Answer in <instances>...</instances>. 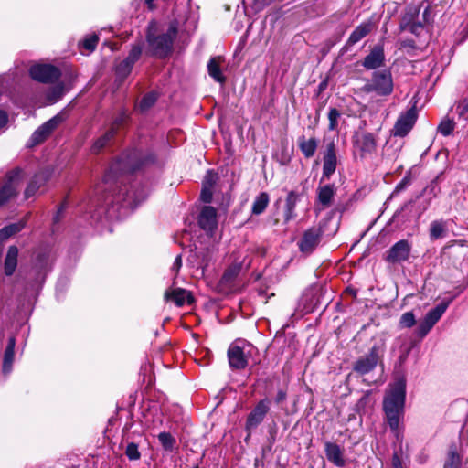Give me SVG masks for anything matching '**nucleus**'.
Listing matches in <instances>:
<instances>
[{
  "instance_id": "29",
  "label": "nucleus",
  "mask_w": 468,
  "mask_h": 468,
  "mask_svg": "<svg viewBox=\"0 0 468 468\" xmlns=\"http://www.w3.org/2000/svg\"><path fill=\"white\" fill-rule=\"evenodd\" d=\"M317 140L315 138H310L306 140L304 136H302L298 140V145L306 158L312 157L317 149Z\"/></svg>"
},
{
  "instance_id": "48",
  "label": "nucleus",
  "mask_w": 468,
  "mask_h": 468,
  "mask_svg": "<svg viewBox=\"0 0 468 468\" xmlns=\"http://www.w3.org/2000/svg\"><path fill=\"white\" fill-rule=\"evenodd\" d=\"M423 12L420 17L421 28L424 27L426 24H429L432 20L431 8L430 4L424 2Z\"/></svg>"
},
{
  "instance_id": "53",
  "label": "nucleus",
  "mask_w": 468,
  "mask_h": 468,
  "mask_svg": "<svg viewBox=\"0 0 468 468\" xmlns=\"http://www.w3.org/2000/svg\"><path fill=\"white\" fill-rule=\"evenodd\" d=\"M456 111L459 116L465 117L468 113V99H463L457 103Z\"/></svg>"
},
{
  "instance_id": "1",
  "label": "nucleus",
  "mask_w": 468,
  "mask_h": 468,
  "mask_svg": "<svg viewBox=\"0 0 468 468\" xmlns=\"http://www.w3.org/2000/svg\"><path fill=\"white\" fill-rule=\"evenodd\" d=\"M406 396V380L399 378L393 384L389 385L383 401V409L390 429L398 432L399 418L403 413Z\"/></svg>"
},
{
  "instance_id": "46",
  "label": "nucleus",
  "mask_w": 468,
  "mask_h": 468,
  "mask_svg": "<svg viewBox=\"0 0 468 468\" xmlns=\"http://www.w3.org/2000/svg\"><path fill=\"white\" fill-rule=\"evenodd\" d=\"M63 121V118L58 114L46 122L43 125V130H47L50 133L58 126L59 123H61Z\"/></svg>"
},
{
  "instance_id": "61",
  "label": "nucleus",
  "mask_w": 468,
  "mask_h": 468,
  "mask_svg": "<svg viewBox=\"0 0 468 468\" xmlns=\"http://www.w3.org/2000/svg\"><path fill=\"white\" fill-rule=\"evenodd\" d=\"M153 2H154V0H145V5L148 6L149 9H153L154 8Z\"/></svg>"
},
{
  "instance_id": "35",
  "label": "nucleus",
  "mask_w": 468,
  "mask_h": 468,
  "mask_svg": "<svg viewBox=\"0 0 468 468\" xmlns=\"http://www.w3.org/2000/svg\"><path fill=\"white\" fill-rule=\"evenodd\" d=\"M270 198L266 192H261L256 197L252 204V214L261 215L266 209L269 204Z\"/></svg>"
},
{
  "instance_id": "5",
  "label": "nucleus",
  "mask_w": 468,
  "mask_h": 468,
  "mask_svg": "<svg viewBox=\"0 0 468 468\" xmlns=\"http://www.w3.org/2000/svg\"><path fill=\"white\" fill-rule=\"evenodd\" d=\"M393 79L390 70H377L372 74L362 88L367 93H375L378 96H388L393 92Z\"/></svg>"
},
{
  "instance_id": "44",
  "label": "nucleus",
  "mask_w": 468,
  "mask_h": 468,
  "mask_svg": "<svg viewBox=\"0 0 468 468\" xmlns=\"http://www.w3.org/2000/svg\"><path fill=\"white\" fill-rule=\"evenodd\" d=\"M50 134L47 130H43V125H41L31 136V141L33 144H38L42 143L44 140L48 138Z\"/></svg>"
},
{
  "instance_id": "3",
  "label": "nucleus",
  "mask_w": 468,
  "mask_h": 468,
  "mask_svg": "<svg viewBox=\"0 0 468 468\" xmlns=\"http://www.w3.org/2000/svg\"><path fill=\"white\" fill-rule=\"evenodd\" d=\"M145 161L143 158L142 153L136 149L123 153L111 165L104 176L103 183L111 186L112 183L117 182L120 176L133 173L139 169Z\"/></svg>"
},
{
  "instance_id": "51",
  "label": "nucleus",
  "mask_w": 468,
  "mask_h": 468,
  "mask_svg": "<svg viewBox=\"0 0 468 468\" xmlns=\"http://www.w3.org/2000/svg\"><path fill=\"white\" fill-rule=\"evenodd\" d=\"M217 179H218L217 174L214 173L213 171L209 170L207 172V174L205 176V178L203 181V186H208V187H213Z\"/></svg>"
},
{
  "instance_id": "9",
  "label": "nucleus",
  "mask_w": 468,
  "mask_h": 468,
  "mask_svg": "<svg viewBox=\"0 0 468 468\" xmlns=\"http://www.w3.org/2000/svg\"><path fill=\"white\" fill-rule=\"evenodd\" d=\"M424 2L418 5H410L407 7L401 21L400 28L402 30H409L412 34L419 35L421 28L420 13Z\"/></svg>"
},
{
  "instance_id": "39",
  "label": "nucleus",
  "mask_w": 468,
  "mask_h": 468,
  "mask_svg": "<svg viewBox=\"0 0 468 468\" xmlns=\"http://www.w3.org/2000/svg\"><path fill=\"white\" fill-rule=\"evenodd\" d=\"M64 94V86L62 84H58L55 87H52L48 94L47 99L50 103H54L61 99Z\"/></svg>"
},
{
  "instance_id": "41",
  "label": "nucleus",
  "mask_w": 468,
  "mask_h": 468,
  "mask_svg": "<svg viewBox=\"0 0 468 468\" xmlns=\"http://www.w3.org/2000/svg\"><path fill=\"white\" fill-rule=\"evenodd\" d=\"M157 95L154 92L145 94L139 103V108L142 112L151 108L156 101Z\"/></svg>"
},
{
  "instance_id": "55",
  "label": "nucleus",
  "mask_w": 468,
  "mask_h": 468,
  "mask_svg": "<svg viewBox=\"0 0 468 468\" xmlns=\"http://www.w3.org/2000/svg\"><path fill=\"white\" fill-rule=\"evenodd\" d=\"M182 267V257L181 255H177L175 259V261L172 266V271L177 274L179 272L180 268Z\"/></svg>"
},
{
  "instance_id": "14",
  "label": "nucleus",
  "mask_w": 468,
  "mask_h": 468,
  "mask_svg": "<svg viewBox=\"0 0 468 468\" xmlns=\"http://www.w3.org/2000/svg\"><path fill=\"white\" fill-rule=\"evenodd\" d=\"M271 401L268 399L260 400L253 408L246 420V430L251 431L257 428L264 420L270 410Z\"/></svg>"
},
{
  "instance_id": "43",
  "label": "nucleus",
  "mask_w": 468,
  "mask_h": 468,
  "mask_svg": "<svg viewBox=\"0 0 468 468\" xmlns=\"http://www.w3.org/2000/svg\"><path fill=\"white\" fill-rule=\"evenodd\" d=\"M340 112L337 109L335 108H331L329 110V112H328V120H329V124H328V129L330 131H335L336 130L337 126H338V119L340 118Z\"/></svg>"
},
{
  "instance_id": "2",
  "label": "nucleus",
  "mask_w": 468,
  "mask_h": 468,
  "mask_svg": "<svg viewBox=\"0 0 468 468\" xmlns=\"http://www.w3.org/2000/svg\"><path fill=\"white\" fill-rule=\"evenodd\" d=\"M178 33V22L172 21L165 33L156 35L154 24L152 23L147 31L146 40L148 51L152 56L159 58H166L173 51L174 41Z\"/></svg>"
},
{
  "instance_id": "11",
  "label": "nucleus",
  "mask_w": 468,
  "mask_h": 468,
  "mask_svg": "<svg viewBox=\"0 0 468 468\" xmlns=\"http://www.w3.org/2000/svg\"><path fill=\"white\" fill-rule=\"evenodd\" d=\"M447 308L448 303L443 302L438 304L435 308L429 311L419 324L418 335L420 337H424L441 319Z\"/></svg>"
},
{
  "instance_id": "15",
  "label": "nucleus",
  "mask_w": 468,
  "mask_h": 468,
  "mask_svg": "<svg viewBox=\"0 0 468 468\" xmlns=\"http://www.w3.org/2000/svg\"><path fill=\"white\" fill-rule=\"evenodd\" d=\"M337 166L336 147L334 142H330L326 145V149L323 156V175L322 180L329 179L335 172Z\"/></svg>"
},
{
  "instance_id": "25",
  "label": "nucleus",
  "mask_w": 468,
  "mask_h": 468,
  "mask_svg": "<svg viewBox=\"0 0 468 468\" xmlns=\"http://www.w3.org/2000/svg\"><path fill=\"white\" fill-rule=\"evenodd\" d=\"M26 177L24 170L20 167H16L7 172L5 179V185L12 187L16 193L18 194V189Z\"/></svg>"
},
{
  "instance_id": "27",
  "label": "nucleus",
  "mask_w": 468,
  "mask_h": 468,
  "mask_svg": "<svg viewBox=\"0 0 468 468\" xmlns=\"http://www.w3.org/2000/svg\"><path fill=\"white\" fill-rule=\"evenodd\" d=\"M300 195L296 191H290L285 199L284 206V221L289 222L296 217L294 212L297 202L299 201Z\"/></svg>"
},
{
  "instance_id": "16",
  "label": "nucleus",
  "mask_w": 468,
  "mask_h": 468,
  "mask_svg": "<svg viewBox=\"0 0 468 468\" xmlns=\"http://www.w3.org/2000/svg\"><path fill=\"white\" fill-rule=\"evenodd\" d=\"M336 193V188L333 184L319 186L316 189V209L321 211L330 207Z\"/></svg>"
},
{
  "instance_id": "18",
  "label": "nucleus",
  "mask_w": 468,
  "mask_h": 468,
  "mask_svg": "<svg viewBox=\"0 0 468 468\" xmlns=\"http://www.w3.org/2000/svg\"><path fill=\"white\" fill-rule=\"evenodd\" d=\"M362 66L367 69H377L385 66V53L384 48L381 45H376L367 55L363 61Z\"/></svg>"
},
{
  "instance_id": "17",
  "label": "nucleus",
  "mask_w": 468,
  "mask_h": 468,
  "mask_svg": "<svg viewBox=\"0 0 468 468\" xmlns=\"http://www.w3.org/2000/svg\"><path fill=\"white\" fill-rule=\"evenodd\" d=\"M410 246L405 239L395 243L387 252L386 261L389 263H397L409 259Z\"/></svg>"
},
{
  "instance_id": "49",
  "label": "nucleus",
  "mask_w": 468,
  "mask_h": 468,
  "mask_svg": "<svg viewBox=\"0 0 468 468\" xmlns=\"http://www.w3.org/2000/svg\"><path fill=\"white\" fill-rule=\"evenodd\" d=\"M99 37L97 35L93 34L88 37H86L82 41V48H85L88 51H93L96 48V46L98 44Z\"/></svg>"
},
{
  "instance_id": "58",
  "label": "nucleus",
  "mask_w": 468,
  "mask_h": 468,
  "mask_svg": "<svg viewBox=\"0 0 468 468\" xmlns=\"http://www.w3.org/2000/svg\"><path fill=\"white\" fill-rule=\"evenodd\" d=\"M65 208H66V203L64 202V203H63V204L58 207V211H57V214H56V215H55V217H54V221H55V222H58V221H59L60 217H61V215H62L63 211L65 210Z\"/></svg>"
},
{
  "instance_id": "36",
  "label": "nucleus",
  "mask_w": 468,
  "mask_h": 468,
  "mask_svg": "<svg viewBox=\"0 0 468 468\" xmlns=\"http://www.w3.org/2000/svg\"><path fill=\"white\" fill-rule=\"evenodd\" d=\"M158 440L165 451H172L176 443V438L165 431L159 433Z\"/></svg>"
},
{
  "instance_id": "33",
  "label": "nucleus",
  "mask_w": 468,
  "mask_h": 468,
  "mask_svg": "<svg viewBox=\"0 0 468 468\" xmlns=\"http://www.w3.org/2000/svg\"><path fill=\"white\" fill-rule=\"evenodd\" d=\"M462 456L458 453L455 447H451L448 451L443 468H461Z\"/></svg>"
},
{
  "instance_id": "52",
  "label": "nucleus",
  "mask_w": 468,
  "mask_h": 468,
  "mask_svg": "<svg viewBox=\"0 0 468 468\" xmlns=\"http://www.w3.org/2000/svg\"><path fill=\"white\" fill-rule=\"evenodd\" d=\"M213 197V187L202 186L200 198L205 203H210Z\"/></svg>"
},
{
  "instance_id": "31",
  "label": "nucleus",
  "mask_w": 468,
  "mask_h": 468,
  "mask_svg": "<svg viewBox=\"0 0 468 468\" xmlns=\"http://www.w3.org/2000/svg\"><path fill=\"white\" fill-rule=\"evenodd\" d=\"M242 268V264L235 262L231 264L223 273L220 283L225 286L230 285L238 277Z\"/></svg>"
},
{
  "instance_id": "30",
  "label": "nucleus",
  "mask_w": 468,
  "mask_h": 468,
  "mask_svg": "<svg viewBox=\"0 0 468 468\" xmlns=\"http://www.w3.org/2000/svg\"><path fill=\"white\" fill-rule=\"evenodd\" d=\"M447 232V223L444 220H434L430 225V239L436 240L445 237Z\"/></svg>"
},
{
  "instance_id": "19",
  "label": "nucleus",
  "mask_w": 468,
  "mask_h": 468,
  "mask_svg": "<svg viewBox=\"0 0 468 468\" xmlns=\"http://www.w3.org/2000/svg\"><path fill=\"white\" fill-rule=\"evenodd\" d=\"M198 225L203 230L212 234L218 226L217 210L210 206L204 207L198 217Z\"/></svg>"
},
{
  "instance_id": "10",
  "label": "nucleus",
  "mask_w": 468,
  "mask_h": 468,
  "mask_svg": "<svg viewBox=\"0 0 468 468\" xmlns=\"http://www.w3.org/2000/svg\"><path fill=\"white\" fill-rule=\"evenodd\" d=\"M30 76L33 80L42 83H53L61 75L58 68L49 64H37L30 68Z\"/></svg>"
},
{
  "instance_id": "34",
  "label": "nucleus",
  "mask_w": 468,
  "mask_h": 468,
  "mask_svg": "<svg viewBox=\"0 0 468 468\" xmlns=\"http://www.w3.org/2000/svg\"><path fill=\"white\" fill-rule=\"evenodd\" d=\"M25 225L26 221L20 220L18 222L12 223L0 229V238L3 239L10 238L11 236L21 231L25 228Z\"/></svg>"
},
{
  "instance_id": "20",
  "label": "nucleus",
  "mask_w": 468,
  "mask_h": 468,
  "mask_svg": "<svg viewBox=\"0 0 468 468\" xmlns=\"http://www.w3.org/2000/svg\"><path fill=\"white\" fill-rule=\"evenodd\" d=\"M50 173L48 170H43L37 173L29 181L26 190L25 197L29 198L33 197L45 184L49 180Z\"/></svg>"
},
{
  "instance_id": "50",
  "label": "nucleus",
  "mask_w": 468,
  "mask_h": 468,
  "mask_svg": "<svg viewBox=\"0 0 468 468\" xmlns=\"http://www.w3.org/2000/svg\"><path fill=\"white\" fill-rule=\"evenodd\" d=\"M399 323L404 327H407V328L412 327L416 323L415 316H414L413 313L412 312L404 313L400 317Z\"/></svg>"
},
{
  "instance_id": "23",
  "label": "nucleus",
  "mask_w": 468,
  "mask_h": 468,
  "mask_svg": "<svg viewBox=\"0 0 468 468\" xmlns=\"http://www.w3.org/2000/svg\"><path fill=\"white\" fill-rule=\"evenodd\" d=\"M165 298L167 301L174 302L177 306H183L186 303H191L193 302L191 293L181 288L166 290Z\"/></svg>"
},
{
  "instance_id": "32",
  "label": "nucleus",
  "mask_w": 468,
  "mask_h": 468,
  "mask_svg": "<svg viewBox=\"0 0 468 468\" xmlns=\"http://www.w3.org/2000/svg\"><path fill=\"white\" fill-rule=\"evenodd\" d=\"M15 346L16 339L14 337H10L8 341V345L5 351L4 362H3V371L5 373H9L12 367V363L14 360L15 355Z\"/></svg>"
},
{
  "instance_id": "40",
  "label": "nucleus",
  "mask_w": 468,
  "mask_h": 468,
  "mask_svg": "<svg viewBox=\"0 0 468 468\" xmlns=\"http://www.w3.org/2000/svg\"><path fill=\"white\" fill-rule=\"evenodd\" d=\"M16 195L17 193H16L12 187L7 186L4 184L0 188V207L5 205Z\"/></svg>"
},
{
  "instance_id": "4",
  "label": "nucleus",
  "mask_w": 468,
  "mask_h": 468,
  "mask_svg": "<svg viewBox=\"0 0 468 468\" xmlns=\"http://www.w3.org/2000/svg\"><path fill=\"white\" fill-rule=\"evenodd\" d=\"M146 196L147 191L144 187L139 188V186L133 185L128 188L126 186H120L118 193L107 196L104 202L107 205L113 202L122 203V207L134 208L145 199Z\"/></svg>"
},
{
  "instance_id": "26",
  "label": "nucleus",
  "mask_w": 468,
  "mask_h": 468,
  "mask_svg": "<svg viewBox=\"0 0 468 468\" xmlns=\"http://www.w3.org/2000/svg\"><path fill=\"white\" fill-rule=\"evenodd\" d=\"M373 27L374 25L371 21H367L358 25L350 34L347 39V45L353 46L359 42L372 31Z\"/></svg>"
},
{
  "instance_id": "60",
  "label": "nucleus",
  "mask_w": 468,
  "mask_h": 468,
  "mask_svg": "<svg viewBox=\"0 0 468 468\" xmlns=\"http://www.w3.org/2000/svg\"><path fill=\"white\" fill-rule=\"evenodd\" d=\"M286 399V393L282 390H279L276 396V402L281 403Z\"/></svg>"
},
{
  "instance_id": "7",
  "label": "nucleus",
  "mask_w": 468,
  "mask_h": 468,
  "mask_svg": "<svg viewBox=\"0 0 468 468\" xmlns=\"http://www.w3.org/2000/svg\"><path fill=\"white\" fill-rule=\"evenodd\" d=\"M377 143V136L372 133H356L352 138L355 160H364L375 154Z\"/></svg>"
},
{
  "instance_id": "21",
  "label": "nucleus",
  "mask_w": 468,
  "mask_h": 468,
  "mask_svg": "<svg viewBox=\"0 0 468 468\" xmlns=\"http://www.w3.org/2000/svg\"><path fill=\"white\" fill-rule=\"evenodd\" d=\"M123 118H117L112 123V127L101 137H99L91 146V151L94 154L102 150L114 137L118 127L122 123Z\"/></svg>"
},
{
  "instance_id": "37",
  "label": "nucleus",
  "mask_w": 468,
  "mask_h": 468,
  "mask_svg": "<svg viewBox=\"0 0 468 468\" xmlns=\"http://www.w3.org/2000/svg\"><path fill=\"white\" fill-rule=\"evenodd\" d=\"M133 67V66L125 59L121 61L116 66L115 69L117 78H119L121 80H123L131 73Z\"/></svg>"
},
{
  "instance_id": "47",
  "label": "nucleus",
  "mask_w": 468,
  "mask_h": 468,
  "mask_svg": "<svg viewBox=\"0 0 468 468\" xmlns=\"http://www.w3.org/2000/svg\"><path fill=\"white\" fill-rule=\"evenodd\" d=\"M125 454L131 461L140 459L141 454L138 451V445L134 442H130L126 447Z\"/></svg>"
},
{
  "instance_id": "6",
  "label": "nucleus",
  "mask_w": 468,
  "mask_h": 468,
  "mask_svg": "<svg viewBox=\"0 0 468 468\" xmlns=\"http://www.w3.org/2000/svg\"><path fill=\"white\" fill-rule=\"evenodd\" d=\"M254 347L244 341H235L228 349V359L231 369L242 370L249 364Z\"/></svg>"
},
{
  "instance_id": "24",
  "label": "nucleus",
  "mask_w": 468,
  "mask_h": 468,
  "mask_svg": "<svg viewBox=\"0 0 468 468\" xmlns=\"http://www.w3.org/2000/svg\"><path fill=\"white\" fill-rule=\"evenodd\" d=\"M224 63V58L220 56L213 57L207 63L208 75L217 82L224 83L226 77L224 76L221 68Z\"/></svg>"
},
{
  "instance_id": "13",
  "label": "nucleus",
  "mask_w": 468,
  "mask_h": 468,
  "mask_svg": "<svg viewBox=\"0 0 468 468\" xmlns=\"http://www.w3.org/2000/svg\"><path fill=\"white\" fill-rule=\"evenodd\" d=\"M324 231L321 227H312L304 231L299 241V249L302 252L310 254L318 246Z\"/></svg>"
},
{
  "instance_id": "8",
  "label": "nucleus",
  "mask_w": 468,
  "mask_h": 468,
  "mask_svg": "<svg viewBox=\"0 0 468 468\" xmlns=\"http://www.w3.org/2000/svg\"><path fill=\"white\" fill-rule=\"evenodd\" d=\"M383 355L382 345H374L369 352L359 357L353 365V370L359 375H366L375 369Z\"/></svg>"
},
{
  "instance_id": "12",
  "label": "nucleus",
  "mask_w": 468,
  "mask_h": 468,
  "mask_svg": "<svg viewBox=\"0 0 468 468\" xmlns=\"http://www.w3.org/2000/svg\"><path fill=\"white\" fill-rule=\"evenodd\" d=\"M417 116L415 106L401 113L393 127V134L399 137L407 135L416 122Z\"/></svg>"
},
{
  "instance_id": "42",
  "label": "nucleus",
  "mask_w": 468,
  "mask_h": 468,
  "mask_svg": "<svg viewBox=\"0 0 468 468\" xmlns=\"http://www.w3.org/2000/svg\"><path fill=\"white\" fill-rule=\"evenodd\" d=\"M455 122L450 119H443L438 126V132L443 136L450 135L454 130Z\"/></svg>"
},
{
  "instance_id": "28",
  "label": "nucleus",
  "mask_w": 468,
  "mask_h": 468,
  "mask_svg": "<svg viewBox=\"0 0 468 468\" xmlns=\"http://www.w3.org/2000/svg\"><path fill=\"white\" fill-rule=\"evenodd\" d=\"M18 257V249L16 246H10L5 258V273L11 276L16 268Z\"/></svg>"
},
{
  "instance_id": "22",
  "label": "nucleus",
  "mask_w": 468,
  "mask_h": 468,
  "mask_svg": "<svg viewBox=\"0 0 468 468\" xmlns=\"http://www.w3.org/2000/svg\"><path fill=\"white\" fill-rule=\"evenodd\" d=\"M324 452L327 460L335 466L344 467L346 465L344 450L336 443L326 441L324 443Z\"/></svg>"
},
{
  "instance_id": "56",
  "label": "nucleus",
  "mask_w": 468,
  "mask_h": 468,
  "mask_svg": "<svg viewBox=\"0 0 468 468\" xmlns=\"http://www.w3.org/2000/svg\"><path fill=\"white\" fill-rule=\"evenodd\" d=\"M459 245L461 247H468V241L465 240V239H457V240H452L451 241L448 245L445 246V249L448 248V247H451L452 245Z\"/></svg>"
},
{
  "instance_id": "45",
  "label": "nucleus",
  "mask_w": 468,
  "mask_h": 468,
  "mask_svg": "<svg viewBox=\"0 0 468 468\" xmlns=\"http://www.w3.org/2000/svg\"><path fill=\"white\" fill-rule=\"evenodd\" d=\"M63 121V118L58 114L46 122L43 125V130H47L50 133L58 126L59 123H61Z\"/></svg>"
},
{
  "instance_id": "54",
  "label": "nucleus",
  "mask_w": 468,
  "mask_h": 468,
  "mask_svg": "<svg viewBox=\"0 0 468 468\" xmlns=\"http://www.w3.org/2000/svg\"><path fill=\"white\" fill-rule=\"evenodd\" d=\"M392 468H403L402 460L398 451H395L391 460Z\"/></svg>"
},
{
  "instance_id": "59",
  "label": "nucleus",
  "mask_w": 468,
  "mask_h": 468,
  "mask_svg": "<svg viewBox=\"0 0 468 468\" xmlns=\"http://www.w3.org/2000/svg\"><path fill=\"white\" fill-rule=\"evenodd\" d=\"M410 184V179L405 177L396 187L397 191L404 189Z\"/></svg>"
},
{
  "instance_id": "38",
  "label": "nucleus",
  "mask_w": 468,
  "mask_h": 468,
  "mask_svg": "<svg viewBox=\"0 0 468 468\" xmlns=\"http://www.w3.org/2000/svg\"><path fill=\"white\" fill-rule=\"evenodd\" d=\"M143 50V43L141 41L133 45L129 55L125 58L126 61L131 63L133 66L140 58Z\"/></svg>"
},
{
  "instance_id": "62",
  "label": "nucleus",
  "mask_w": 468,
  "mask_h": 468,
  "mask_svg": "<svg viewBox=\"0 0 468 468\" xmlns=\"http://www.w3.org/2000/svg\"><path fill=\"white\" fill-rule=\"evenodd\" d=\"M192 468H200L198 465H195Z\"/></svg>"
},
{
  "instance_id": "57",
  "label": "nucleus",
  "mask_w": 468,
  "mask_h": 468,
  "mask_svg": "<svg viewBox=\"0 0 468 468\" xmlns=\"http://www.w3.org/2000/svg\"><path fill=\"white\" fill-rule=\"evenodd\" d=\"M7 113L5 111L0 110V128L4 127L7 123Z\"/></svg>"
}]
</instances>
